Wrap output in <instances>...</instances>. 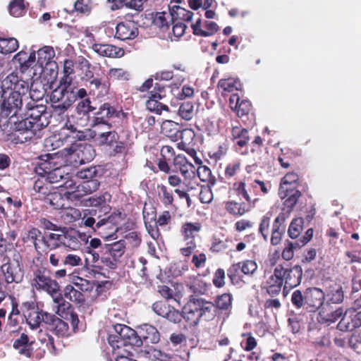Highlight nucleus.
Instances as JSON below:
<instances>
[{"label":"nucleus","instance_id":"obj_1","mask_svg":"<svg viewBox=\"0 0 361 361\" xmlns=\"http://www.w3.org/2000/svg\"><path fill=\"white\" fill-rule=\"evenodd\" d=\"M27 117L20 120L11 119V128L14 130L13 141L16 144L24 143L35 137L40 136V131L47 126L45 115V107L28 103L26 106Z\"/></svg>","mask_w":361,"mask_h":361},{"label":"nucleus","instance_id":"obj_2","mask_svg":"<svg viewBox=\"0 0 361 361\" xmlns=\"http://www.w3.org/2000/svg\"><path fill=\"white\" fill-rule=\"evenodd\" d=\"M108 342L112 350L132 346L140 347L142 345V341L137 332L121 324H116L113 326L109 334Z\"/></svg>","mask_w":361,"mask_h":361},{"label":"nucleus","instance_id":"obj_3","mask_svg":"<svg viewBox=\"0 0 361 361\" xmlns=\"http://www.w3.org/2000/svg\"><path fill=\"white\" fill-rule=\"evenodd\" d=\"M213 307V303L205 300L191 298L183 308V317L190 324L196 325L201 318L209 317Z\"/></svg>","mask_w":361,"mask_h":361},{"label":"nucleus","instance_id":"obj_4","mask_svg":"<svg viewBox=\"0 0 361 361\" xmlns=\"http://www.w3.org/2000/svg\"><path fill=\"white\" fill-rule=\"evenodd\" d=\"M2 102L0 108V114L2 117H10L13 121L18 120L16 116L23 105V98L19 93L12 92L11 89H1Z\"/></svg>","mask_w":361,"mask_h":361},{"label":"nucleus","instance_id":"obj_5","mask_svg":"<svg viewBox=\"0 0 361 361\" xmlns=\"http://www.w3.org/2000/svg\"><path fill=\"white\" fill-rule=\"evenodd\" d=\"M55 56V51L51 47L45 46L37 51V60L36 62L35 72H33V76H40L43 71L49 70L51 75L54 78L57 74V63L53 60Z\"/></svg>","mask_w":361,"mask_h":361},{"label":"nucleus","instance_id":"obj_6","mask_svg":"<svg viewBox=\"0 0 361 361\" xmlns=\"http://www.w3.org/2000/svg\"><path fill=\"white\" fill-rule=\"evenodd\" d=\"M50 101L56 113L63 114L75 102L74 90L56 87L50 95Z\"/></svg>","mask_w":361,"mask_h":361},{"label":"nucleus","instance_id":"obj_7","mask_svg":"<svg viewBox=\"0 0 361 361\" xmlns=\"http://www.w3.org/2000/svg\"><path fill=\"white\" fill-rule=\"evenodd\" d=\"M125 248L126 243L123 240L104 244L102 247V263L110 269H116L119 259L125 252Z\"/></svg>","mask_w":361,"mask_h":361},{"label":"nucleus","instance_id":"obj_8","mask_svg":"<svg viewBox=\"0 0 361 361\" xmlns=\"http://www.w3.org/2000/svg\"><path fill=\"white\" fill-rule=\"evenodd\" d=\"M120 113L109 103L103 104L99 108L98 111L95 113L92 131L97 133L100 130L111 129L112 126L110 120L115 117H119Z\"/></svg>","mask_w":361,"mask_h":361},{"label":"nucleus","instance_id":"obj_9","mask_svg":"<svg viewBox=\"0 0 361 361\" xmlns=\"http://www.w3.org/2000/svg\"><path fill=\"white\" fill-rule=\"evenodd\" d=\"M23 309L24 316L30 328L32 330L38 329V331L41 332V324H47L45 317L47 315H51V314L39 310L33 302H24L23 304Z\"/></svg>","mask_w":361,"mask_h":361},{"label":"nucleus","instance_id":"obj_10","mask_svg":"<svg viewBox=\"0 0 361 361\" xmlns=\"http://www.w3.org/2000/svg\"><path fill=\"white\" fill-rule=\"evenodd\" d=\"M257 269V264L253 260H245L233 264L228 269V276L234 285L240 286L244 283L242 274L251 276Z\"/></svg>","mask_w":361,"mask_h":361},{"label":"nucleus","instance_id":"obj_11","mask_svg":"<svg viewBox=\"0 0 361 361\" xmlns=\"http://www.w3.org/2000/svg\"><path fill=\"white\" fill-rule=\"evenodd\" d=\"M276 278L285 282V286L290 288L298 286L302 279V271L300 266H294L290 269H285L281 265H278L274 269Z\"/></svg>","mask_w":361,"mask_h":361},{"label":"nucleus","instance_id":"obj_12","mask_svg":"<svg viewBox=\"0 0 361 361\" xmlns=\"http://www.w3.org/2000/svg\"><path fill=\"white\" fill-rule=\"evenodd\" d=\"M201 230L200 223H185L180 229L183 239L186 241V245L180 249L183 255L188 257L196 248V243L194 238Z\"/></svg>","mask_w":361,"mask_h":361},{"label":"nucleus","instance_id":"obj_13","mask_svg":"<svg viewBox=\"0 0 361 361\" xmlns=\"http://www.w3.org/2000/svg\"><path fill=\"white\" fill-rule=\"evenodd\" d=\"M32 286L38 290H44L47 293H56L59 288V283L47 276L44 270L38 269L33 273Z\"/></svg>","mask_w":361,"mask_h":361},{"label":"nucleus","instance_id":"obj_14","mask_svg":"<svg viewBox=\"0 0 361 361\" xmlns=\"http://www.w3.org/2000/svg\"><path fill=\"white\" fill-rule=\"evenodd\" d=\"M72 159L80 164L91 161L95 157V151L91 145L84 144L66 149Z\"/></svg>","mask_w":361,"mask_h":361},{"label":"nucleus","instance_id":"obj_15","mask_svg":"<svg viewBox=\"0 0 361 361\" xmlns=\"http://www.w3.org/2000/svg\"><path fill=\"white\" fill-rule=\"evenodd\" d=\"M326 294L319 288H309L305 291V309L309 312H316L324 302Z\"/></svg>","mask_w":361,"mask_h":361},{"label":"nucleus","instance_id":"obj_16","mask_svg":"<svg viewBox=\"0 0 361 361\" xmlns=\"http://www.w3.org/2000/svg\"><path fill=\"white\" fill-rule=\"evenodd\" d=\"M1 89H11L12 92L19 93L20 97L25 94L30 88L29 83L23 80L19 79L15 73L9 74L1 82Z\"/></svg>","mask_w":361,"mask_h":361},{"label":"nucleus","instance_id":"obj_17","mask_svg":"<svg viewBox=\"0 0 361 361\" xmlns=\"http://www.w3.org/2000/svg\"><path fill=\"white\" fill-rule=\"evenodd\" d=\"M1 269L8 283H20L23 278V272L18 261L4 263Z\"/></svg>","mask_w":361,"mask_h":361},{"label":"nucleus","instance_id":"obj_18","mask_svg":"<svg viewBox=\"0 0 361 361\" xmlns=\"http://www.w3.org/2000/svg\"><path fill=\"white\" fill-rule=\"evenodd\" d=\"M236 195L245 199L246 204L252 209L255 207L257 202L259 201L258 197L252 198L251 193L252 190L255 191V189L251 186V182L246 183L244 181L236 182L233 184V187Z\"/></svg>","mask_w":361,"mask_h":361},{"label":"nucleus","instance_id":"obj_19","mask_svg":"<svg viewBox=\"0 0 361 361\" xmlns=\"http://www.w3.org/2000/svg\"><path fill=\"white\" fill-rule=\"evenodd\" d=\"M99 185L100 183L97 178L86 180L79 184L76 187L75 190L71 192H68L66 194L68 195V197L71 199H78L81 196L87 195L95 192L98 190Z\"/></svg>","mask_w":361,"mask_h":361},{"label":"nucleus","instance_id":"obj_20","mask_svg":"<svg viewBox=\"0 0 361 361\" xmlns=\"http://www.w3.org/2000/svg\"><path fill=\"white\" fill-rule=\"evenodd\" d=\"M48 329L59 336H67L70 334L68 324L55 315H47L45 317Z\"/></svg>","mask_w":361,"mask_h":361},{"label":"nucleus","instance_id":"obj_21","mask_svg":"<svg viewBox=\"0 0 361 361\" xmlns=\"http://www.w3.org/2000/svg\"><path fill=\"white\" fill-rule=\"evenodd\" d=\"M138 34V29L133 21L122 22L116 27V37L121 40L134 39Z\"/></svg>","mask_w":361,"mask_h":361},{"label":"nucleus","instance_id":"obj_22","mask_svg":"<svg viewBox=\"0 0 361 361\" xmlns=\"http://www.w3.org/2000/svg\"><path fill=\"white\" fill-rule=\"evenodd\" d=\"M174 166L180 171L185 180H192L195 178L196 169L184 156L178 155L175 157Z\"/></svg>","mask_w":361,"mask_h":361},{"label":"nucleus","instance_id":"obj_23","mask_svg":"<svg viewBox=\"0 0 361 361\" xmlns=\"http://www.w3.org/2000/svg\"><path fill=\"white\" fill-rule=\"evenodd\" d=\"M60 231V230H59ZM62 233V247H68L71 250H77L80 247L79 241L80 233L75 229L63 227L61 229Z\"/></svg>","mask_w":361,"mask_h":361},{"label":"nucleus","instance_id":"obj_24","mask_svg":"<svg viewBox=\"0 0 361 361\" xmlns=\"http://www.w3.org/2000/svg\"><path fill=\"white\" fill-rule=\"evenodd\" d=\"M285 220V214H279L274 221L271 237V243L273 245H279L282 239V235L286 230L284 225Z\"/></svg>","mask_w":361,"mask_h":361},{"label":"nucleus","instance_id":"obj_25","mask_svg":"<svg viewBox=\"0 0 361 361\" xmlns=\"http://www.w3.org/2000/svg\"><path fill=\"white\" fill-rule=\"evenodd\" d=\"M92 49L99 55L106 57H121L124 55V50L111 44H94Z\"/></svg>","mask_w":361,"mask_h":361},{"label":"nucleus","instance_id":"obj_26","mask_svg":"<svg viewBox=\"0 0 361 361\" xmlns=\"http://www.w3.org/2000/svg\"><path fill=\"white\" fill-rule=\"evenodd\" d=\"M140 338L149 341L152 343H157L160 340V334L157 329L152 325L143 324L138 326Z\"/></svg>","mask_w":361,"mask_h":361},{"label":"nucleus","instance_id":"obj_27","mask_svg":"<svg viewBox=\"0 0 361 361\" xmlns=\"http://www.w3.org/2000/svg\"><path fill=\"white\" fill-rule=\"evenodd\" d=\"M329 307L326 308V306L325 305L323 307V310L319 312V321L321 323L326 324V325H330L336 322L344 314L343 310L341 307H338L336 310L331 312H329Z\"/></svg>","mask_w":361,"mask_h":361},{"label":"nucleus","instance_id":"obj_28","mask_svg":"<svg viewBox=\"0 0 361 361\" xmlns=\"http://www.w3.org/2000/svg\"><path fill=\"white\" fill-rule=\"evenodd\" d=\"M90 89V94H97V97L106 95L109 92V85L101 79L95 78L85 84Z\"/></svg>","mask_w":361,"mask_h":361},{"label":"nucleus","instance_id":"obj_29","mask_svg":"<svg viewBox=\"0 0 361 361\" xmlns=\"http://www.w3.org/2000/svg\"><path fill=\"white\" fill-rule=\"evenodd\" d=\"M63 130H69L71 133L75 134L74 138L78 140H89L96 136V132L92 130L86 129L85 131L79 130L78 128L69 121H66L63 127Z\"/></svg>","mask_w":361,"mask_h":361},{"label":"nucleus","instance_id":"obj_30","mask_svg":"<svg viewBox=\"0 0 361 361\" xmlns=\"http://www.w3.org/2000/svg\"><path fill=\"white\" fill-rule=\"evenodd\" d=\"M327 301L326 303V308L330 304H339L343 302L344 294L342 287L340 285L334 284L329 288V292L326 294Z\"/></svg>","mask_w":361,"mask_h":361},{"label":"nucleus","instance_id":"obj_31","mask_svg":"<svg viewBox=\"0 0 361 361\" xmlns=\"http://www.w3.org/2000/svg\"><path fill=\"white\" fill-rule=\"evenodd\" d=\"M32 341L29 342L28 336L22 334L20 337L14 341L13 347L18 351L19 354L30 357L32 353Z\"/></svg>","mask_w":361,"mask_h":361},{"label":"nucleus","instance_id":"obj_32","mask_svg":"<svg viewBox=\"0 0 361 361\" xmlns=\"http://www.w3.org/2000/svg\"><path fill=\"white\" fill-rule=\"evenodd\" d=\"M161 99V96L160 94L152 93L149 99L146 102L147 109L149 111H154L158 114H161L163 110L168 111V106L159 102Z\"/></svg>","mask_w":361,"mask_h":361},{"label":"nucleus","instance_id":"obj_33","mask_svg":"<svg viewBox=\"0 0 361 361\" xmlns=\"http://www.w3.org/2000/svg\"><path fill=\"white\" fill-rule=\"evenodd\" d=\"M298 176L295 173H288L281 180L279 195L281 199L286 198V192L291 189L290 185L296 183Z\"/></svg>","mask_w":361,"mask_h":361},{"label":"nucleus","instance_id":"obj_34","mask_svg":"<svg viewBox=\"0 0 361 361\" xmlns=\"http://www.w3.org/2000/svg\"><path fill=\"white\" fill-rule=\"evenodd\" d=\"M161 132L173 140H177L181 134L178 123L172 121L163 122Z\"/></svg>","mask_w":361,"mask_h":361},{"label":"nucleus","instance_id":"obj_35","mask_svg":"<svg viewBox=\"0 0 361 361\" xmlns=\"http://www.w3.org/2000/svg\"><path fill=\"white\" fill-rule=\"evenodd\" d=\"M187 286L192 293L197 295L206 294L208 288L207 283L200 276L190 279Z\"/></svg>","mask_w":361,"mask_h":361},{"label":"nucleus","instance_id":"obj_36","mask_svg":"<svg viewBox=\"0 0 361 361\" xmlns=\"http://www.w3.org/2000/svg\"><path fill=\"white\" fill-rule=\"evenodd\" d=\"M65 298L76 304H82L85 302L84 295L71 285H67L63 290Z\"/></svg>","mask_w":361,"mask_h":361},{"label":"nucleus","instance_id":"obj_37","mask_svg":"<svg viewBox=\"0 0 361 361\" xmlns=\"http://www.w3.org/2000/svg\"><path fill=\"white\" fill-rule=\"evenodd\" d=\"M226 211L232 215L243 216L252 209L245 202L228 201L226 203Z\"/></svg>","mask_w":361,"mask_h":361},{"label":"nucleus","instance_id":"obj_38","mask_svg":"<svg viewBox=\"0 0 361 361\" xmlns=\"http://www.w3.org/2000/svg\"><path fill=\"white\" fill-rule=\"evenodd\" d=\"M232 137L236 145L241 147L245 146L250 140L247 130L240 126L233 127Z\"/></svg>","mask_w":361,"mask_h":361},{"label":"nucleus","instance_id":"obj_39","mask_svg":"<svg viewBox=\"0 0 361 361\" xmlns=\"http://www.w3.org/2000/svg\"><path fill=\"white\" fill-rule=\"evenodd\" d=\"M170 15L171 16V20H183L190 21L193 17L192 12L185 10L180 6H173L170 8Z\"/></svg>","mask_w":361,"mask_h":361},{"label":"nucleus","instance_id":"obj_40","mask_svg":"<svg viewBox=\"0 0 361 361\" xmlns=\"http://www.w3.org/2000/svg\"><path fill=\"white\" fill-rule=\"evenodd\" d=\"M145 356L152 361H170L172 355L153 347H149L144 352Z\"/></svg>","mask_w":361,"mask_h":361},{"label":"nucleus","instance_id":"obj_41","mask_svg":"<svg viewBox=\"0 0 361 361\" xmlns=\"http://www.w3.org/2000/svg\"><path fill=\"white\" fill-rule=\"evenodd\" d=\"M241 83L238 79H221L218 82V88L225 92H232L241 89Z\"/></svg>","mask_w":361,"mask_h":361},{"label":"nucleus","instance_id":"obj_42","mask_svg":"<svg viewBox=\"0 0 361 361\" xmlns=\"http://www.w3.org/2000/svg\"><path fill=\"white\" fill-rule=\"evenodd\" d=\"M53 300V302L56 305L54 309H56V313L59 315H61L64 312L66 309L70 307V304L66 302L64 300L63 295L59 293V289L56 293H49Z\"/></svg>","mask_w":361,"mask_h":361},{"label":"nucleus","instance_id":"obj_43","mask_svg":"<svg viewBox=\"0 0 361 361\" xmlns=\"http://www.w3.org/2000/svg\"><path fill=\"white\" fill-rule=\"evenodd\" d=\"M18 46V42L14 37L0 39V53L7 54L14 52Z\"/></svg>","mask_w":361,"mask_h":361},{"label":"nucleus","instance_id":"obj_44","mask_svg":"<svg viewBox=\"0 0 361 361\" xmlns=\"http://www.w3.org/2000/svg\"><path fill=\"white\" fill-rule=\"evenodd\" d=\"M44 171L47 173V180L50 183H58L67 178V177H65L66 173L64 169L61 167H56L52 170Z\"/></svg>","mask_w":361,"mask_h":361},{"label":"nucleus","instance_id":"obj_45","mask_svg":"<svg viewBox=\"0 0 361 361\" xmlns=\"http://www.w3.org/2000/svg\"><path fill=\"white\" fill-rule=\"evenodd\" d=\"M102 130L97 131V140L100 145L107 144L111 145L118 137L117 133L114 130H108L100 132Z\"/></svg>","mask_w":361,"mask_h":361},{"label":"nucleus","instance_id":"obj_46","mask_svg":"<svg viewBox=\"0 0 361 361\" xmlns=\"http://www.w3.org/2000/svg\"><path fill=\"white\" fill-rule=\"evenodd\" d=\"M111 195L108 192H105L98 197H90L83 200V205L85 207H99L109 200Z\"/></svg>","mask_w":361,"mask_h":361},{"label":"nucleus","instance_id":"obj_47","mask_svg":"<svg viewBox=\"0 0 361 361\" xmlns=\"http://www.w3.org/2000/svg\"><path fill=\"white\" fill-rule=\"evenodd\" d=\"M304 220L302 218H296L292 221L288 228V235L290 238H297L303 228Z\"/></svg>","mask_w":361,"mask_h":361},{"label":"nucleus","instance_id":"obj_48","mask_svg":"<svg viewBox=\"0 0 361 361\" xmlns=\"http://www.w3.org/2000/svg\"><path fill=\"white\" fill-rule=\"evenodd\" d=\"M178 114L185 121L191 120L195 115L193 104L190 102L182 103L178 109Z\"/></svg>","mask_w":361,"mask_h":361},{"label":"nucleus","instance_id":"obj_49","mask_svg":"<svg viewBox=\"0 0 361 361\" xmlns=\"http://www.w3.org/2000/svg\"><path fill=\"white\" fill-rule=\"evenodd\" d=\"M46 200L56 209H62L65 204V199L59 192L49 193Z\"/></svg>","mask_w":361,"mask_h":361},{"label":"nucleus","instance_id":"obj_50","mask_svg":"<svg viewBox=\"0 0 361 361\" xmlns=\"http://www.w3.org/2000/svg\"><path fill=\"white\" fill-rule=\"evenodd\" d=\"M108 77L111 80H128L130 73L121 68H112L109 70Z\"/></svg>","mask_w":361,"mask_h":361},{"label":"nucleus","instance_id":"obj_51","mask_svg":"<svg viewBox=\"0 0 361 361\" xmlns=\"http://www.w3.org/2000/svg\"><path fill=\"white\" fill-rule=\"evenodd\" d=\"M8 10L13 16L19 17L22 16L25 10L24 0H13L9 4Z\"/></svg>","mask_w":361,"mask_h":361},{"label":"nucleus","instance_id":"obj_52","mask_svg":"<svg viewBox=\"0 0 361 361\" xmlns=\"http://www.w3.org/2000/svg\"><path fill=\"white\" fill-rule=\"evenodd\" d=\"M99 169L97 166H91L85 169H82L77 172V177L84 180L94 179L98 176Z\"/></svg>","mask_w":361,"mask_h":361},{"label":"nucleus","instance_id":"obj_53","mask_svg":"<svg viewBox=\"0 0 361 361\" xmlns=\"http://www.w3.org/2000/svg\"><path fill=\"white\" fill-rule=\"evenodd\" d=\"M71 281L81 291H91L93 288V285L90 281L79 276H73Z\"/></svg>","mask_w":361,"mask_h":361},{"label":"nucleus","instance_id":"obj_54","mask_svg":"<svg viewBox=\"0 0 361 361\" xmlns=\"http://www.w3.org/2000/svg\"><path fill=\"white\" fill-rule=\"evenodd\" d=\"M94 109L95 108L91 105V101L89 98H85L79 101L75 107L76 112L82 115H87Z\"/></svg>","mask_w":361,"mask_h":361},{"label":"nucleus","instance_id":"obj_55","mask_svg":"<svg viewBox=\"0 0 361 361\" xmlns=\"http://www.w3.org/2000/svg\"><path fill=\"white\" fill-rule=\"evenodd\" d=\"M61 231H55L48 233V239L49 242V249L51 250H56L62 247V233Z\"/></svg>","mask_w":361,"mask_h":361},{"label":"nucleus","instance_id":"obj_56","mask_svg":"<svg viewBox=\"0 0 361 361\" xmlns=\"http://www.w3.org/2000/svg\"><path fill=\"white\" fill-rule=\"evenodd\" d=\"M216 305L219 309L228 310L232 305V295L229 293H224L217 297Z\"/></svg>","mask_w":361,"mask_h":361},{"label":"nucleus","instance_id":"obj_57","mask_svg":"<svg viewBox=\"0 0 361 361\" xmlns=\"http://www.w3.org/2000/svg\"><path fill=\"white\" fill-rule=\"evenodd\" d=\"M35 249L39 254L42 255L43 252H47L49 249V242L48 239V234L41 235V237L35 243Z\"/></svg>","mask_w":361,"mask_h":361},{"label":"nucleus","instance_id":"obj_58","mask_svg":"<svg viewBox=\"0 0 361 361\" xmlns=\"http://www.w3.org/2000/svg\"><path fill=\"white\" fill-rule=\"evenodd\" d=\"M286 194V197H287V199L285 200V204L291 209L301 196V192L298 190L289 189V191L287 192Z\"/></svg>","mask_w":361,"mask_h":361},{"label":"nucleus","instance_id":"obj_59","mask_svg":"<svg viewBox=\"0 0 361 361\" xmlns=\"http://www.w3.org/2000/svg\"><path fill=\"white\" fill-rule=\"evenodd\" d=\"M63 264L71 267H80L82 265L81 257L75 254H68L63 259Z\"/></svg>","mask_w":361,"mask_h":361},{"label":"nucleus","instance_id":"obj_60","mask_svg":"<svg viewBox=\"0 0 361 361\" xmlns=\"http://www.w3.org/2000/svg\"><path fill=\"white\" fill-rule=\"evenodd\" d=\"M291 302L297 308H305V293L302 294L299 290H295L291 295Z\"/></svg>","mask_w":361,"mask_h":361},{"label":"nucleus","instance_id":"obj_61","mask_svg":"<svg viewBox=\"0 0 361 361\" xmlns=\"http://www.w3.org/2000/svg\"><path fill=\"white\" fill-rule=\"evenodd\" d=\"M80 217V212L78 209L75 208H70L66 210L63 214V220L67 223H72L79 219Z\"/></svg>","mask_w":361,"mask_h":361},{"label":"nucleus","instance_id":"obj_62","mask_svg":"<svg viewBox=\"0 0 361 361\" xmlns=\"http://www.w3.org/2000/svg\"><path fill=\"white\" fill-rule=\"evenodd\" d=\"M300 248V245L295 242H288L282 252V257L286 260H290L293 257L294 250Z\"/></svg>","mask_w":361,"mask_h":361},{"label":"nucleus","instance_id":"obj_63","mask_svg":"<svg viewBox=\"0 0 361 361\" xmlns=\"http://www.w3.org/2000/svg\"><path fill=\"white\" fill-rule=\"evenodd\" d=\"M158 188L160 190L162 203L165 205L172 204L173 201L172 192L169 191L167 188L164 185H159Z\"/></svg>","mask_w":361,"mask_h":361},{"label":"nucleus","instance_id":"obj_64","mask_svg":"<svg viewBox=\"0 0 361 361\" xmlns=\"http://www.w3.org/2000/svg\"><path fill=\"white\" fill-rule=\"evenodd\" d=\"M152 310L157 314L164 317L167 311L171 310V306L164 302L159 301L153 304Z\"/></svg>","mask_w":361,"mask_h":361}]
</instances>
